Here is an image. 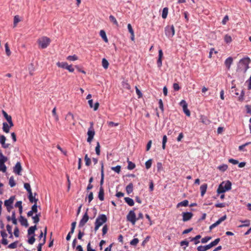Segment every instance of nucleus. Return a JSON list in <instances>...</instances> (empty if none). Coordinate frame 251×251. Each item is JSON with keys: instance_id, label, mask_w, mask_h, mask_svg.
Returning <instances> with one entry per match:
<instances>
[{"instance_id": "nucleus-52", "label": "nucleus", "mask_w": 251, "mask_h": 251, "mask_svg": "<svg viewBox=\"0 0 251 251\" xmlns=\"http://www.w3.org/2000/svg\"><path fill=\"white\" fill-rule=\"evenodd\" d=\"M242 222L244 224L242 225L239 226V227H242L243 226H248L250 225V222L249 220H246L244 221H242Z\"/></svg>"}, {"instance_id": "nucleus-38", "label": "nucleus", "mask_w": 251, "mask_h": 251, "mask_svg": "<svg viewBox=\"0 0 251 251\" xmlns=\"http://www.w3.org/2000/svg\"><path fill=\"white\" fill-rule=\"evenodd\" d=\"M128 163V166H127V169L128 170H131L135 168V165L134 163H132L131 161L127 160Z\"/></svg>"}, {"instance_id": "nucleus-34", "label": "nucleus", "mask_w": 251, "mask_h": 251, "mask_svg": "<svg viewBox=\"0 0 251 251\" xmlns=\"http://www.w3.org/2000/svg\"><path fill=\"white\" fill-rule=\"evenodd\" d=\"M102 66L104 69H107L109 66V63L105 58L102 59Z\"/></svg>"}, {"instance_id": "nucleus-32", "label": "nucleus", "mask_w": 251, "mask_h": 251, "mask_svg": "<svg viewBox=\"0 0 251 251\" xmlns=\"http://www.w3.org/2000/svg\"><path fill=\"white\" fill-rule=\"evenodd\" d=\"M9 184L11 187H13L16 185V182L13 176H11L9 180Z\"/></svg>"}, {"instance_id": "nucleus-35", "label": "nucleus", "mask_w": 251, "mask_h": 251, "mask_svg": "<svg viewBox=\"0 0 251 251\" xmlns=\"http://www.w3.org/2000/svg\"><path fill=\"white\" fill-rule=\"evenodd\" d=\"M7 161V158L0 152V164L4 163Z\"/></svg>"}, {"instance_id": "nucleus-61", "label": "nucleus", "mask_w": 251, "mask_h": 251, "mask_svg": "<svg viewBox=\"0 0 251 251\" xmlns=\"http://www.w3.org/2000/svg\"><path fill=\"white\" fill-rule=\"evenodd\" d=\"M127 29L128 30L129 32L130 33V34H133V33H134V30L132 27L131 24H128L127 25Z\"/></svg>"}, {"instance_id": "nucleus-48", "label": "nucleus", "mask_w": 251, "mask_h": 251, "mask_svg": "<svg viewBox=\"0 0 251 251\" xmlns=\"http://www.w3.org/2000/svg\"><path fill=\"white\" fill-rule=\"evenodd\" d=\"M67 59L70 61H75L77 60L78 57L75 55H70L67 57Z\"/></svg>"}, {"instance_id": "nucleus-26", "label": "nucleus", "mask_w": 251, "mask_h": 251, "mask_svg": "<svg viewBox=\"0 0 251 251\" xmlns=\"http://www.w3.org/2000/svg\"><path fill=\"white\" fill-rule=\"evenodd\" d=\"M2 113L3 116L8 122H11L12 121L11 116L10 115H8V114L4 110L2 111Z\"/></svg>"}, {"instance_id": "nucleus-63", "label": "nucleus", "mask_w": 251, "mask_h": 251, "mask_svg": "<svg viewBox=\"0 0 251 251\" xmlns=\"http://www.w3.org/2000/svg\"><path fill=\"white\" fill-rule=\"evenodd\" d=\"M15 206L16 207H18L19 209L21 208V207H23L22 206V201H18L15 204Z\"/></svg>"}, {"instance_id": "nucleus-22", "label": "nucleus", "mask_w": 251, "mask_h": 251, "mask_svg": "<svg viewBox=\"0 0 251 251\" xmlns=\"http://www.w3.org/2000/svg\"><path fill=\"white\" fill-rule=\"evenodd\" d=\"M207 185L206 184H203L201 186L200 190L201 196H203L205 194L207 190Z\"/></svg>"}, {"instance_id": "nucleus-36", "label": "nucleus", "mask_w": 251, "mask_h": 251, "mask_svg": "<svg viewBox=\"0 0 251 251\" xmlns=\"http://www.w3.org/2000/svg\"><path fill=\"white\" fill-rule=\"evenodd\" d=\"M84 160L85 162V165L87 166H89L91 165V161L90 158L88 157V154H86L84 157Z\"/></svg>"}, {"instance_id": "nucleus-57", "label": "nucleus", "mask_w": 251, "mask_h": 251, "mask_svg": "<svg viewBox=\"0 0 251 251\" xmlns=\"http://www.w3.org/2000/svg\"><path fill=\"white\" fill-rule=\"evenodd\" d=\"M31 210L34 213H37L38 211L37 209V204L34 203L31 207Z\"/></svg>"}, {"instance_id": "nucleus-8", "label": "nucleus", "mask_w": 251, "mask_h": 251, "mask_svg": "<svg viewBox=\"0 0 251 251\" xmlns=\"http://www.w3.org/2000/svg\"><path fill=\"white\" fill-rule=\"evenodd\" d=\"M65 120L70 124H72L73 125H75L74 116L71 112H69L65 117Z\"/></svg>"}, {"instance_id": "nucleus-18", "label": "nucleus", "mask_w": 251, "mask_h": 251, "mask_svg": "<svg viewBox=\"0 0 251 251\" xmlns=\"http://www.w3.org/2000/svg\"><path fill=\"white\" fill-rule=\"evenodd\" d=\"M98 198L101 201L104 200V189L103 187H100Z\"/></svg>"}, {"instance_id": "nucleus-56", "label": "nucleus", "mask_w": 251, "mask_h": 251, "mask_svg": "<svg viewBox=\"0 0 251 251\" xmlns=\"http://www.w3.org/2000/svg\"><path fill=\"white\" fill-rule=\"evenodd\" d=\"M218 169L223 172L225 171L227 169V165L224 164L218 167Z\"/></svg>"}, {"instance_id": "nucleus-30", "label": "nucleus", "mask_w": 251, "mask_h": 251, "mask_svg": "<svg viewBox=\"0 0 251 251\" xmlns=\"http://www.w3.org/2000/svg\"><path fill=\"white\" fill-rule=\"evenodd\" d=\"M168 8L165 7L163 9L162 17L163 19H165L167 18L168 13Z\"/></svg>"}, {"instance_id": "nucleus-41", "label": "nucleus", "mask_w": 251, "mask_h": 251, "mask_svg": "<svg viewBox=\"0 0 251 251\" xmlns=\"http://www.w3.org/2000/svg\"><path fill=\"white\" fill-rule=\"evenodd\" d=\"M220 241V238H217L214 241L211 242L210 244H209V246H210V248H211L212 247L217 245L219 243Z\"/></svg>"}, {"instance_id": "nucleus-10", "label": "nucleus", "mask_w": 251, "mask_h": 251, "mask_svg": "<svg viewBox=\"0 0 251 251\" xmlns=\"http://www.w3.org/2000/svg\"><path fill=\"white\" fill-rule=\"evenodd\" d=\"M89 220V216L87 212L84 214L82 218L81 219L79 223V227H83Z\"/></svg>"}, {"instance_id": "nucleus-21", "label": "nucleus", "mask_w": 251, "mask_h": 251, "mask_svg": "<svg viewBox=\"0 0 251 251\" xmlns=\"http://www.w3.org/2000/svg\"><path fill=\"white\" fill-rule=\"evenodd\" d=\"M36 229H37V227H36V225H35L34 226H30L27 230L28 235H30L32 234H34L35 231Z\"/></svg>"}, {"instance_id": "nucleus-7", "label": "nucleus", "mask_w": 251, "mask_h": 251, "mask_svg": "<svg viewBox=\"0 0 251 251\" xmlns=\"http://www.w3.org/2000/svg\"><path fill=\"white\" fill-rule=\"evenodd\" d=\"M22 168L20 162H17L15 166L13 168V172L18 175H21V171Z\"/></svg>"}, {"instance_id": "nucleus-60", "label": "nucleus", "mask_w": 251, "mask_h": 251, "mask_svg": "<svg viewBox=\"0 0 251 251\" xmlns=\"http://www.w3.org/2000/svg\"><path fill=\"white\" fill-rule=\"evenodd\" d=\"M180 105L182 107L183 109H186L187 103L184 100H182L180 102Z\"/></svg>"}, {"instance_id": "nucleus-28", "label": "nucleus", "mask_w": 251, "mask_h": 251, "mask_svg": "<svg viewBox=\"0 0 251 251\" xmlns=\"http://www.w3.org/2000/svg\"><path fill=\"white\" fill-rule=\"evenodd\" d=\"M122 86L123 88L126 90H130V86L128 84L127 81H123L122 83Z\"/></svg>"}, {"instance_id": "nucleus-59", "label": "nucleus", "mask_w": 251, "mask_h": 251, "mask_svg": "<svg viewBox=\"0 0 251 251\" xmlns=\"http://www.w3.org/2000/svg\"><path fill=\"white\" fill-rule=\"evenodd\" d=\"M35 241V239L34 237V235H33L31 236L28 240V243L32 245Z\"/></svg>"}, {"instance_id": "nucleus-17", "label": "nucleus", "mask_w": 251, "mask_h": 251, "mask_svg": "<svg viewBox=\"0 0 251 251\" xmlns=\"http://www.w3.org/2000/svg\"><path fill=\"white\" fill-rule=\"evenodd\" d=\"M233 63V58L231 57H228L225 62V64L228 70L230 68V66Z\"/></svg>"}, {"instance_id": "nucleus-9", "label": "nucleus", "mask_w": 251, "mask_h": 251, "mask_svg": "<svg viewBox=\"0 0 251 251\" xmlns=\"http://www.w3.org/2000/svg\"><path fill=\"white\" fill-rule=\"evenodd\" d=\"M182 220L183 222H186L190 220L193 217V214L191 212H183L182 213Z\"/></svg>"}, {"instance_id": "nucleus-47", "label": "nucleus", "mask_w": 251, "mask_h": 251, "mask_svg": "<svg viewBox=\"0 0 251 251\" xmlns=\"http://www.w3.org/2000/svg\"><path fill=\"white\" fill-rule=\"evenodd\" d=\"M100 143L99 142H97V146L95 148V151H96V154L98 155H99L100 154Z\"/></svg>"}, {"instance_id": "nucleus-33", "label": "nucleus", "mask_w": 251, "mask_h": 251, "mask_svg": "<svg viewBox=\"0 0 251 251\" xmlns=\"http://www.w3.org/2000/svg\"><path fill=\"white\" fill-rule=\"evenodd\" d=\"M56 65L58 67L66 69L67 68L68 63L67 62H58L56 63Z\"/></svg>"}, {"instance_id": "nucleus-40", "label": "nucleus", "mask_w": 251, "mask_h": 251, "mask_svg": "<svg viewBox=\"0 0 251 251\" xmlns=\"http://www.w3.org/2000/svg\"><path fill=\"white\" fill-rule=\"evenodd\" d=\"M5 49L6 55L8 56H9L11 55V52L9 48L8 44L7 43L5 44Z\"/></svg>"}, {"instance_id": "nucleus-4", "label": "nucleus", "mask_w": 251, "mask_h": 251, "mask_svg": "<svg viewBox=\"0 0 251 251\" xmlns=\"http://www.w3.org/2000/svg\"><path fill=\"white\" fill-rule=\"evenodd\" d=\"M127 220L134 225L137 221L135 213L134 210H130L126 216Z\"/></svg>"}, {"instance_id": "nucleus-39", "label": "nucleus", "mask_w": 251, "mask_h": 251, "mask_svg": "<svg viewBox=\"0 0 251 251\" xmlns=\"http://www.w3.org/2000/svg\"><path fill=\"white\" fill-rule=\"evenodd\" d=\"M20 21L19 16L16 15L14 18L13 27H15L17 26V24Z\"/></svg>"}, {"instance_id": "nucleus-16", "label": "nucleus", "mask_w": 251, "mask_h": 251, "mask_svg": "<svg viewBox=\"0 0 251 251\" xmlns=\"http://www.w3.org/2000/svg\"><path fill=\"white\" fill-rule=\"evenodd\" d=\"M101 179L100 181V187H102L104 182V166L102 162H101Z\"/></svg>"}, {"instance_id": "nucleus-37", "label": "nucleus", "mask_w": 251, "mask_h": 251, "mask_svg": "<svg viewBox=\"0 0 251 251\" xmlns=\"http://www.w3.org/2000/svg\"><path fill=\"white\" fill-rule=\"evenodd\" d=\"M188 201L187 200H184L180 202H179L177 204V207H179V206H187L188 205Z\"/></svg>"}, {"instance_id": "nucleus-3", "label": "nucleus", "mask_w": 251, "mask_h": 251, "mask_svg": "<svg viewBox=\"0 0 251 251\" xmlns=\"http://www.w3.org/2000/svg\"><path fill=\"white\" fill-rule=\"evenodd\" d=\"M165 32L168 38L173 37L175 33L174 26L173 25H167L165 28Z\"/></svg>"}, {"instance_id": "nucleus-13", "label": "nucleus", "mask_w": 251, "mask_h": 251, "mask_svg": "<svg viewBox=\"0 0 251 251\" xmlns=\"http://www.w3.org/2000/svg\"><path fill=\"white\" fill-rule=\"evenodd\" d=\"M15 199V196H11L8 200H6L4 201V204L6 207L8 206L12 205L13 202Z\"/></svg>"}, {"instance_id": "nucleus-25", "label": "nucleus", "mask_w": 251, "mask_h": 251, "mask_svg": "<svg viewBox=\"0 0 251 251\" xmlns=\"http://www.w3.org/2000/svg\"><path fill=\"white\" fill-rule=\"evenodd\" d=\"M125 201L129 205V206H133L134 204V202L133 200L128 197H126L124 198Z\"/></svg>"}, {"instance_id": "nucleus-27", "label": "nucleus", "mask_w": 251, "mask_h": 251, "mask_svg": "<svg viewBox=\"0 0 251 251\" xmlns=\"http://www.w3.org/2000/svg\"><path fill=\"white\" fill-rule=\"evenodd\" d=\"M133 184L132 183H130L126 187V191L127 194H130L133 191Z\"/></svg>"}, {"instance_id": "nucleus-12", "label": "nucleus", "mask_w": 251, "mask_h": 251, "mask_svg": "<svg viewBox=\"0 0 251 251\" xmlns=\"http://www.w3.org/2000/svg\"><path fill=\"white\" fill-rule=\"evenodd\" d=\"M163 56V51L161 49H160L158 51V58L157 61V64L158 67H161L162 65V60Z\"/></svg>"}, {"instance_id": "nucleus-50", "label": "nucleus", "mask_w": 251, "mask_h": 251, "mask_svg": "<svg viewBox=\"0 0 251 251\" xmlns=\"http://www.w3.org/2000/svg\"><path fill=\"white\" fill-rule=\"evenodd\" d=\"M121 166H119V165H118L116 167H112L111 169L115 171V172L117 173H119L121 171Z\"/></svg>"}, {"instance_id": "nucleus-2", "label": "nucleus", "mask_w": 251, "mask_h": 251, "mask_svg": "<svg viewBox=\"0 0 251 251\" xmlns=\"http://www.w3.org/2000/svg\"><path fill=\"white\" fill-rule=\"evenodd\" d=\"M37 42L41 48L45 49L50 45V40L49 38L44 36L38 39Z\"/></svg>"}, {"instance_id": "nucleus-51", "label": "nucleus", "mask_w": 251, "mask_h": 251, "mask_svg": "<svg viewBox=\"0 0 251 251\" xmlns=\"http://www.w3.org/2000/svg\"><path fill=\"white\" fill-rule=\"evenodd\" d=\"M108 229V228L107 225H105L103 226L102 229V236L105 235L107 233Z\"/></svg>"}, {"instance_id": "nucleus-62", "label": "nucleus", "mask_w": 251, "mask_h": 251, "mask_svg": "<svg viewBox=\"0 0 251 251\" xmlns=\"http://www.w3.org/2000/svg\"><path fill=\"white\" fill-rule=\"evenodd\" d=\"M226 204L225 203H218L215 204V206L216 207L218 208H223L225 207L226 206Z\"/></svg>"}, {"instance_id": "nucleus-42", "label": "nucleus", "mask_w": 251, "mask_h": 251, "mask_svg": "<svg viewBox=\"0 0 251 251\" xmlns=\"http://www.w3.org/2000/svg\"><path fill=\"white\" fill-rule=\"evenodd\" d=\"M109 20L110 21L112 22L114 25H115L116 26H118V23L117 21L116 20V18L113 16L110 15L109 16Z\"/></svg>"}, {"instance_id": "nucleus-6", "label": "nucleus", "mask_w": 251, "mask_h": 251, "mask_svg": "<svg viewBox=\"0 0 251 251\" xmlns=\"http://www.w3.org/2000/svg\"><path fill=\"white\" fill-rule=\"evenodd\" d=\"M95 132L94 128L89 127L87 132L88 138L87 141L88 142L90 143L92 141L95 135Z\"/></svg>"}, {"instance_id": "nucleus-49", "label": "nucleus", "mask_w": 251, "mask_h": 251, "mask_svg": "<svg viewBox=\"0 0 251 251\" xmlns=\"http://www.w3.org/2000/svg\"><path fill=\"white\" fill-rule=\"evenodd\" d=\"M139 242V240L137 238H134L130 242V244L131 245V246H136L137 244Z\"/></svg>"}, {"instance_id": "nucleus-23", "label": "nucleus", "mask_w": 251, "mask_h": 251, "mask_svg": "<svg viewBox=\"0 0 251 251\" xmlns=\"http://www.w3.org/2000/svg\"><path fill=\"white\" fill-rule=\"evenodd\" d=\"M100 35L102 39L104 41V42L106 43L108 42V39L106 37V33L103 30H101L100 31Z\"/></svg>"}, {"instance_id": "nucleus-11", "label": "nucleus", "mask_w": 251, "mask_h": 251, "mask_svg": "<svg viewBox=\"0 0 251 251\" xmlns=\"http://www.w3.org/2000/svg\"><path fill=\"white\" fill-rule=\"evenodd\" d=\"M221 184H223V187L226 191H229L231 189V182L229 180L223 181Z\"/></svg>"}, {"instance_id": "nucleus-1", "label": "nucleus", "mask_w": 251, "mask_h": 251, "mask_svg": "<svg viewBox=\"0 0 251 251\" xmlns=\"http://www.w3.org/2000/svg\"><path fill=\"white\" fill-rule=\"evenodd\" d=\"M250 61L251 60L248 57L241 59L238 65L237 71L245 73L249 68V65Z\"/></svg>"}, {"instance_id": "nucleus-64", "label": "nucleus", "mask_w": 251, "mask_h": 251, "mask_svg": "<svg viewBox=\"0 0 251 251\" xmlns=\"http://www.w3.org/2000/svg\"><path fill=\"white\" fill-rule=\"evenodd\" d=\"M248 84V88L249 90H251V76L250 78L246 81Z\"/></svg>"}, {"instance_id": "nucleus-20", "label": "nucleus", "mask_w": 251, "mask_h": 251, "mask_svg": "<svg viewBox=\"0 0 251 251\" xmlns=\"http://www.w3.org/2000/svg\"><path fill=\"white\" fill-rule=\"evenodd\" d=\"M41 216V213L36 214L35 216H33L32 217V219L33 220V223L35 224H37L40 221V217Z\"/></svg>"}, {"instance_id": "nucleus-45", "label": "nucleus", "mask_w": 251, "mask_h": 251, "mask_svg": "<svg viewBox=\"0 0 251 251\" xmlns=\"http://www.w3.org/2000/svg\"><path fill=\"white\" fill-rule=\"evenodd\" d=\"M24 188L26 190L28 194L32 192L30 185L29 183H25L24 184Z\"/></svg>"}, {"instance_id": "nucleus-55", "label": "nucleus", "mask_w": 251, "mask_h": 251, "mask_svg": "<svg viewBox=\"0 0 251 251\" xmlns=\"http://www.w3.org/2000/svg\"><path fill=\"white\" fill-rule=\"evenodd\" d=\"M6 171V167L4 163L0 164V171L5 173Z\"/></svg>"}, {"instance_id": "nucleus-54", "label": "nucleus", "mask_w": 251, "mask_h": 251, "mask_svg": "<svg viewBox=\"0 0 251 251\" xmlns=\"http://www.w3.org/2000/svg\"><path fill=\"white\" fill-rule=\"evenodd\" d=\"M211 239L210 236H206L201 239V242L202 243H206Z\"/></svg>"}, {"instance_id": "nucleus-24", "label": "nucleus", "mask_w": 251, "mask_h": 251, "mask_svg": "<svg viewBox=\"0 0 251 251\" xmlns=\"http://www.w3.org/2000/svg\"><path fill=\"white\" fill-rule=\"evenodd\" d=\"M10 127L9 126L8 124L7 123H3L2 124V129L4 132L6 133H8L10 130Z\"/></svg>"}, {"instance_id": "nucleus-58", "label": "nucleus", "mask_w": 251, "mask_h": 251, "mask_svg": "<svg viewBox=\"0 0 251 251\" xmlns=\"http://www.w3.org/2000/svg\"><path fill=\"white\" fill-rule=\"evenodd\" d=\"M18 242H14L8 245V248L10 249H15L17 248Z\"/></svg>"}, {"instance_id": "nucleus-29", "label": "nucleus", "mask_w": 251, "mask_h": 251, "mask_svg": "<svg viewBox=\"0 0 251 251\" xmlns=\"http://www.w3.org/2000/svg\"><path fill=\"white\" fill-rule=\"evenodd\" d=\"M226 192V191L225 190V189H224V188L223 187V184H220L219 185V187L217 190V193L218 194H220L224 193Z\"/></svg>"}, {"instance_id": "nucleus-15", "label": "nucleus", "mask_w": 251, "mask_h": 251, "mask_svg": "<svg viewBox=\"0 0 251 251\" xmlns=\"http://www.w3.org/2000/svg\"><path fill=\"white\" fill-rule=\"evenodd\" d=\"M36 195V193H34V196H33L32 192H31L28 194V199L30 202L37 204V202L38 201V199L35 198V196Z\"/></svg>"}, {"instance_id": "nucleus-31", "label": "nucleus", "mask_w": 251, "mask_h": 251, "mask_svg": "<svg viewBox=\"0 0 251 251\" xmlns=\"http://www.w3.org/2000/svg\"><path fill=\"white\" fill-rule=\"evenodd\" d=\"M201 238V236L200 235H198L196 236L195 237L191 238V241H194L195 244H198L200 243L199 239Z\"/></svg>"}, {"instance_id": "nucleus-14", "label": "nucleus", "mask_w": 251, "mask_h": 251, "mask_svg": "<svg viewBox=\"0 0 251 251\" xmlns=\"http://www.w3.org/2000/svg\"><path fill=\"white\" fill-rule=\"evenodd\" d=\"M19 220L22 226H25V227L28 226L29 225L27 220L22 215H20Z\"/></svg>"}, {"instance_id": "nucleus-44", "label": "nucleus", "mask_w": 251, "mask_h": 251, "mask_svg": "<svg viewBox=\"0 0 251 251\" xmlns=\"http://www.w3.org/2000/svg\"><path fill=\"white\" fill-rule=\"evenodd\" d=\"M167 141V137L166 135H164L163 136V139H162V149L163 150L165 149L166 148V144Z\"/></svg>"}, {"instance_id": "nucleus-5", "label": "nucleus", "mask_w": 251, "mask_h": 251, "mask_svg": "<svg viewBox=\"0 0 251 251\" xmlns=\"http://www.w3.org/2000/svg\"><path fill=\"white\" fill-rule=\"evenodd\" d=\"M107 220V218L105 215L100 214L97 218L95 224L99 225V226H102L104 223H106Z\"/></svg>"}, {"instance_id": "nucleus-19", "label": "nucleus", "mask_w": 251, "mask_h": 251, "mask_svg": "<svg viewBox=\"0 0 251 251\" xmlns=\"http://www.w3.org/2000/svg\"><path fill=\"white\" fill-rule=\"evenodd\" d=\"M210 248V246L209 244H208L206 246H200L198 247L197 250L198 251H206Z\"/></svg>"}, {"instance_id": "nucleus-53", "label": "nucleus", "mask_w": 251, "mask_h": 251, "mask_svg": "<svg viewBox=\"0 0 251 251\" xmlns=\"http://www.w3.org/2000/svg\"><path fill=\"white\" fill-rule=\"evenodd\" d=\"M152 163V161L151 159H150L146 162L145 166L147 169H149L151 167Z\"/></svg>"}, {"instance_id": "nucleus-46", "label": "nucleus", "mask_w": 251, "mask_h": 251, "mask_svg": "<svg viewBox=\"0 0 251 251\" xmlns=\"http://www.w3.org/2000/svg\"><path fill=\"white\" fill-rule=\"evenodd\" d=\"M224 40L226 43H229L232 41L231 37L228 34L225 36Z\"/></svg>"}, {"instance_id": "nucleus-43", "label": "nucleus", "mask_w": 251, "mask_h": 251, "mask_svg": "<svg viewBox=\"0 0 251 251\" xmlns=\"http://www.w3.org/2000/svg\"><path fill=\"white\" fill-rule=\"evenodd\" d=\"M226 219V215H225L221 218H220L217 221L215 222L216 224L218 226L220 225L222 222L225 221Z\"/></svg>"}]
</instances>
